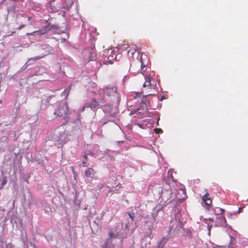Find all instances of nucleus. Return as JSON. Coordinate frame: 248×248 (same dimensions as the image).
Masks as SVG:
<instances>
[{
  "label": "nucleus",
  "mask_w": 248,
  "mask_h": 248,
  "mask_svg": "<svg viewBox=\"0 0 248 248\" xmlns=\"http://www.w3.org/2000/svg\"><path fill=\"white\" fill-rule=\"evenodd\" d=\"M74 123H63L59 127L50 134V138L54 141L58 142L59 145L62 146L68 140V136L78 135L80 134L82 127L81 121H76Z\"/></svg>",
  "instance_id": "1"
},
{
  "label": "nucleus",
  "mask_w": 248,
  "mask_h": 248,
  "mask_svg": "<svg viewBox=\"0 0 248 248\" xmlns=\"http://www.w3.org/2000/svg\"><path fill=\"white\" fill-rule=\"evenodd\" d=\"M98 93L100 100L110 102L114 108H118L121 101V94L116 86L109 85L105 88L100 89Z\"/></svg>",
  "instance_id": "2"
},
{
  "label": "nucleus",
  "mask_w": 248,
  "mask_h": 248,
  "mask_svg": "<svg viewBox=\"0 0 248 248\" xmlns=\"http://www.w3.org/2000/svg\"><path fill=\"white\" fill-rule=\"evenodd\" d=\"M54 114L57 117H62L65 122V124L72 123L76 124V121H81L79 111H69L68 104L66 102H61L59 104Z\"/></svg>",
  "instance_id": "3"
},
{
  "label": "nucleus",
  "mask_w": 248,
  "mask_h": 248,
  "mask_svg": "<svg viewBox=\"0 0 248 248\" xmlns=\"http://www.w3.org/2000/svg\"><path fill=\"white\" fill-rule=\"evenodd\" d=\"M8 16H16V21L23 24L21 25L20 29L25 27L27 23H31V17L27 16L25 14L20 13L18 4L15 2H12L10 6L7 7Z\"/></svg>",
  "instance_id": "4"
},
{
  "label": "nucleus",
  "mask_w": 248,
  "mask_h": 248,
  "mask_svg": "<svg viewBox=\"0 0 248 248\" xmlns=\"http://www.w3.org/2000/svg\"><path fill=\"white\" fill-rule=\"evenodd\" d=\"M107 104H105L102 109L105 113V119L109 122H113L117 116L118 108H114L112 104L105 102Z\"/></svg>",
  "instance_id": "5"
},
{
  "label": "nucleus",
  "mask_w": 248,
  "mask_h": 248,
  "mask_svg": "<svg viewBox=\"0 0 248 248\" xmlns=\"http://www.w3.org/2000/svg\"><path fill=\"white\" fill-rule=\"evenodd\" d=\"M158 195L159 200L161 199L160 203L166 204L167 205L168 204L167 202L170 199L172 195L170 186L167 185L164 188L159 187L158 190Z\"/></svg>",
  "instance_id": "6"
},
{
  "label": "nucleus",
  "mask_w": 248,
  "mask_h": 248,
  "mask_svg": "<svg viewBox=\"0 0 248 248\" xmlns=\"http://www.w3.org/2000/svg\"><path fill=\"white\" fill-rule=\"evenodd\" d=\"M148 62L149 60L147 58V55L145 54H141L140 58V68L141 73L144 75V79L145 80V81L143 85V87L151 85V77L149 76L144 75V74L146 70H144V68L147 65Z\"/></svg>",
  "instance_id": "7"
},
{
  "label": "nucleus",
  "mask_w": 248,
  "mask_h": 248,
  "mask_svg": "<svg viewBox=\"0 0 248 248\" xmlns=\"http://www.w3.org/2000/svg\"><path fill=\"white\" fill-rule=\"evenodd\" d=\"M202 202L207 206V209L209 210L211 212L213 213L216 215H218L219 216L220 215H223V213L225 211V210L219 207H213L211 206L210 204L211 203V201L209 197V194L206 193L205 194L202 198Z\"/></svg>",
  "instance_id": "8"
},
{
  "label": "nucleus",
  "mask_w": 248,
  "mask_h": 248,
  "mask_svg": "<svg viewBox=\"0 0 248 248\" xmlns=\"http://www.w3.org/2000/svg\"><path fill=\"white\" fill-rule=\"evenodd\" d=\"M155 221V219L151 218L145 221L144 236L149 238L150 240L154 237L153 231L156 228V226L154 224Z\"/></svg>",
  "instance_id": "9"
},
{
  "label": "nucleus",
  "mask_w": 248,
  "mask_h": 248,
  "mask_svg": "<svg viewBox=\"0 0 248 248\" xmlns=\"http://www.w3.org/2000/svg\"><path fill=\"white\" fill-rule=\"evenodd\" d=\"M109 237L102 244L101 248H122L120 244H114L113 243L114 239L117 236V233H115L112 231L108 232Z\"/></svg>",
  "instance_id": "10"
},
{
  "label": "nucleus",
  "mask_w": 248,
  "mask_h": 248,
  "mask_svg": "<svg viewBox=\"0 0 248 248\" xmlns=\"http://www.w3.org/2000/svg\"><path fill=\"white\" fill-rule=\"evenodd\" d=\"M51 28L48 24L47 26L43 27L41 30L35 31L29 34L33 36L38 35H44L43 37L45 38H50V35H49V33L51 34Z\"/></svg>",
  "instance_id": "11"
},
{
  "label": "nucleus",
  "mask_w": 248,
  "mask_h": 248,
  "mask_svg": "<svg viewBox=\"0 0 248 248\" xmlns=\"http://www.w3.org/2000/svg\"><path fill=\"white\" fill-rule=\"evenodd\" d=\"M46 6L49 11L51 12H57L62 9V3H58L56 0H47Z\"/></svg>",
  "instance_id": "12"
},
{
  "label": "nucleus",
  "mask_w": 248,
  "mask_h": 248,
  "mask_svg": "<svg viewBox=\"0 0 248 248\" xmlns=\"http://www.w3.org/2000/svg\"><path fill=\"white\" fill-rule=\"evenodd\" d=\"M119 55H116L112 49H108L107 51L105 50L103 53L104 56V62L105 63H112V61L116 60Z\"/></svg>",
  "instance_id": "13"
},
{
  "label": "nucleus",
  "mask_w": 248,
  "mask_h": 248,
  "mask_svg": "<svg viewBox=\"0 0 248 248\" xmlns=\"http://www.w3.org/2000/svg\"><path fill=\"white\" fill-rule=\"evenodd\" d=\"M127 215L128 216L129 218L131 219L130 221L129 220H127V222L125 223L124 226V229L129 230L131 229L132 231H134L136 228L135 225H133V222H135V214L134 212H126L125 215Z\"/></svg>",
  "instance_id": "14"
},
{
  "label": "nucleus",
  "mask_w": 248,
  "mask_h": 248,
  "mask_svg": "<svg viewBox=\"0 0 248 248\" xmlns=\"http://www.w3.org/2000/svg\"><path fill=\"white\" fill-rule=\"evenodd\" d=\"M165 206H166V204L160 203L155 206L153 210L151 218L155 219L156 217H162L164 215L163 208Z\"/></svg>",
  "instance_id": "15"
},
{
  "label": "nucleus",
  "mask_w": 248,
  "mask_h": 248,
  "mask_svg": "<svg viewBox=\"0 0 248 248\" xmlns=\"http://www.w3.org/2000/svg\"><path fill=\"white\" fill-rule=\"evenodd\" d=\"M99 104L94 99H93L91 102L87 103L85 106L83 107L82 108L78 111L80 113L81 112L84 111L85 108H90L92 110L94 111L99 108Z\"/></svg>",
  "instance_id": "16"
},
{
  "label": "nucleus",
  "mask_w": 248,
  "mask_h": 248,
  "mask_svg": "<svg viewBox=\"0 0 248 248\" xmlns=\"http://www.w3.org/2000/svg\"><path fill=\"white\" fill-rule=\"evenodd\" d=\"M151 95H155V94L149 93L147 95H142L140 104V107L142 108V110L140 108L137 109V113H142V111H143L145 109V111L146 110V103H147V97Z\"/></svg>",
  "instance_id": "17"
},
{
  "label": "nucleus",
  "mask_w": 248,
  "mask_h": 248,
  "mask_svg": "<svg viewBox=\"0 0 248 248\" xmlns=\"http://www.w3.org/2000/svg\"><path fill=\"white\" fill-rule=\"evenodd\" d=\"M26 7L28 9L31 8L36 11H39L41 9V5L40 3L34 2L32 0H29L26 3Z\"/></svg>",
  "instance_id": "18"
},
{
  "label": "nucleus",
  "mask_w": 248,
  "mask_h": 248,
  "mask_svg": "<svg viewBox=\"0 0 248 248\" xmlns=\"http://www.w3.org/2000/svg\"><path fill=\"white\" fill-rule=\"evenodd\" d=\"M169 238L168 237H163L152 248H166L169 246L167 243Z\"/></svg>",
  "instance_id": "19"
},
{
  "label": "nucleus",
  "mask_w": 248,
  "mask_h": 248,
  "mask_svg": "<svg viewBox=\"0 0 248 248\" xmlns=\"http://www.w3.org/2000/svg\"><path fill=\"white\" fill-rule=\"evenodd\" d=\"M10 222L13 226L15 225L16 228H19L22 226V221L16 215H13L11 217Z\"/></svg>",
  "instance_id": "20"
},
{
  "label": "nucleus",
  "mask_w": 248,
  "mask_h": 248,
  "mask_svg": "<svg viewBox=\"0 0 248 248\" xmlns=\"http://www.w3.org/2000/svg\"><path fill=\"white\" fill-rule=\"evenodd\" d=\"M52 95H48L45 96L44 98L42 99L41 101V106L40 110H45L49 105V100L51 99L52 97Z\"/></svg>",
  "instance_id": "21"
},
{
  "label": "nucleus",
  "mask_w": 248,
  "mask_h": 248,
  "mask_svg": "<svg viewBox=\"0 0 248 248\" xmlns=\"http://www.w3.org/2000/svg\"><path fill=\"white\" fill-rule=\"evenodd\" d=\"M215 226H225L226 225V220L223 215H220L217 217L215 223Z\"/></svg>",
  "instance_id": "22"
},
{
  "label": "nucleus",
  "mask_w": 248,
  "mask_h": 248,
  "mask_svg": "<svg viewBox=\"0 0 248 248\" xmlns=\"http://www.w3.org/2000/svg\"><path fill=\"white\" fill-rule=\"evenodd\" d=\"M61 3L62 9L68 10L72 6L74 1L73 0H62Z\"/></svg>",
  "instance_id": "23"
},
{
  "label": "nucleus",
  "mask_w": 248,
  "mask_h": 248,
  "mask_svg": "<svg viewBox=\"0 0 248 248\" xmlns=\"http://www.w3.org/2000/svg\"><path fill=\"white\" fill-rule=\"evenodd\" d=\"M95 171L94 170L90 168H88L85 171V174L86 176L89 178H93L95 176Z\"/></svg>",
  "instance_id": "24"
},
{
  "label": "nucleus",
  "mask_w": 248,
  "mask_h": 248,
  "mask_svg": "<svg viewBox=\"0 0 248 248\" xmlns=\"http://www.w3.org/2000/svg\"><path fill=\"white\" fill-rule=\"evenodd\" d=\"M88 57H89V61H93L95 59L96 57V54L94 52L93 48H92L91 50L88 52Z\"/></svg>",
  "instance_id": "25"
},
{
  "label": "nucleus",
  "mask_w": 248,
  "mask_h": 248,
  "mask_svg": "<svg viewBox=\"0 0 248 248\" xmlns=\"http://www.w3.org/2000/svg\"><path fill=\"white\" fill-rule=\"evenodd\" d=\"M229 236L230 237V242L227 248H234L236 246V239L230 235Z\"/></svg>",
  "instance_id": "26"
},
{
  "label": "nucleus",
  "mask_w": 248,
  "mask_h": 248,
  "mask_svg": "<svg viewBox=\"0 0 248 248\" xmlns=\"http://www.w3.org/2000/svg\"><path fill=\"white\" fill-rule=\"evenodd\" d=\"M42 50H44L46 52H50L52 51V48L48 45L44 44L40 46Z\"/></svg>",
  "instance_id": "27"
},
{
  "label": "nucleus",
  "mask_w": 248,
  "mask_h": 248,
  "mask_svg": "<svg viewBox=\"0 0 248 248\" xmlns=\"http://www.w3.org/2000/svg\"><path fill=\"white\" fill-rule=\"evenodd\" d=\"M46 69L43 67H39L35 70V74L37 76L42 75L43 73H46Z\"/></svg>",
  "instance_id": "28"
},
{
  "label": "nucleus",
  "mask_w": 248,
  "mask_h": 248,
  "mask_svg": "<svg viewBox=\"0 0 248 248\" xmlns=\"http://www.w3.org/2000/svg\"><path fill=\"white\" fill-rule=\"evenodd\" d=\"M46 55V54H43L42 55H41V56H36V57H32V58H31L30 59H28V62H29V64H31V61H32L33 62L38 60H39L41 58H42L43 57H44V56H45Z\"/></svg>",
  "instance_id": "29"
},
{
  "label": "nucleus",
  "mask_w": 248,
  "mask_h": 248,
  "mask_svg": "<svg viewBox=\"0 0 248 248\" xmlns=\"http://www.w3.org/2000/svg\"><path fill=\"white\" fill-rule=\"evenodd\" d=\"M0 248H15L11 244H6L5 243L2 242L0 243Z\"/></svg>",
  "instance_id": "30"
},
{
  "label": "nucleus",
  "mask_w": 248,
  "mask_h": 248,
  "mask_svg": "<svg viewBox=\"0 0 248 248\" xmlns=\"http://www.w3.org/2000/svg\"><path fill=\"white\" fill-rule=\"evenodd\" d=\"M118 49L122 51L126 50L128 48V45L126 44H120L118 45Z\"/></svg>",
  "instance_id": "31"
},
{
  "label": "nucleus",
  "mask_w": 248,
  "mask_h": 248,
  "mask_svg": "<svg viewBox=\"0 0 248 248\" xmlns=\"http://www.w3.org/2000/svg\"><path fill=\"white\" fill-rule=\"evenodd\" d=\"M70 89V87H69L65 89L64 91L62 92V95L63 96H65V97H67L69 94V91Z\"/></svg>",
  "instance_id": "32"
},
{
  "label": "nucleus",
  "mask_w": 248,
  "mask_h": 248,
  "mask_svg": "<svg viewBox=\"0 0 248 248\" xmlns=\"http://www.w3.org/2000/svg\"><path fill=\"white\" fill-rule=\"evenodd\" d=\"M29 62H26L24 65H23L21 68L20 69V70L18 71V72H21V71H23L24 70H25L27 67L29 65Z\"/></svg>",
  "instance_id": "33"
},
{
  "label": "nucleus",
  "mask_w": 248,
  "mask_h": 248,
  "mask_svg": "<svg viewBox=\"0 0 248 248\" xmlns=\"http://www.w3.org/2000/svg\"><path fill=\"white\" fill-rule=\"evenodd\" d=\"M35 161H37V162H38V163L39 164H41V165H43V164H44V159H43L42 158H41V159H39V158H38V157H36L35 158Z\"/></svg>",
  "instance_id": "34"
},
{
  "label": "nucleus",
  "mask_w": 248,
  "mask_h": 248,
  "mask_svg": "<svg viewBox=\"0 0 248 248\" xmlns=\"http://www.w3.org/2000/svg\"><path fill=\"white\" fill-rule=\"evenodd\" d=\"M7 181V180H6V177H4L3 179L1 181V185L2 186H4L6 184Z\"/></svg>",
  "instance_id": "35"
},
{
  "label": "nucleus",
  "mask_w": 248,
  "mask_h": 248,
  "mask_svg": "<svg viewBox=\"0 0 248 248\" xmlns=\"http://www.w3.org/2000/svg\"><path fill=\"white\" fill-rule=\"evenodd\" d=\"M121 186V185L120 183H119L115 187H112V191H114V190H118L120 188Z\"/></svg>",
  "instance_id": "36"
},
{
  "label": "nucleus",
  "mask_w": 248,
  "mask_h": 248,
  "mask_svg": "<svg viewBox=\"0 0 248 248\" xmlns=\"http://www.w3.org/2000/svg\"><path fill=\"white\" fill-rule=\"evenodd\" d=\"M154 115H155V117H157V123H156V124H157V125H158V123H159V114H158V113L156 112L154 114Z\"/></svg>",
  "instance_id": "37"
},
{
  "label": "nucleus",
  "mask_w": 248,
  "mask_h": 248,
  "mask_svg": "<svg viewBox=\"0 0 248 248\" xmlns=\"http://www.w3.org/2000/svg\"><path fill=\"white\" fill-rule=\"evenodd\" d=\"M2 0V1H1V3H3V2H4V1H11V3H9V5H8V2H6V4L7 5V7H9V6H10V5H11V4L12 2H13L12 1H11L10 0Z\"/></svg>",
  "instance_id": "38"
},
{
  "label": "nucleus",
  "mask_w": 248,
  "mask_h": 248,
  "mask_svg": "<svg viewBox=\"0 0 248 248\" xmlns=\"http://www.w3.org/2000/svg\"><path fill=\"white\" fill-rule=\"evenodd\" d=\"M135 52V49H129L128 51V54H129L130 53L131 54V55H132Z\"/></svg>",
  "instance_id": "39"
},
{
  "label": "nucleus",
  "mask_w": 248,
  "mask_h": 248,
  "mask_svg": "<svg viewBox=\"0 0 248 248\" xmlns=\"http://www.w3.org/2000/svg\"><path fill=\"white\" fill-rule=\"evenodd\" d=\"M107 123V122L105 121V120H101V121L100 122V124L101 125H104Z\"/></svg>",
  "instance_id": "40"
},
{
  "label": "nucleus",
  "mask_w": 248,
  "mask_h": 248,
  "mask_svg": "<svg viewBox=\"0 0 248 248\" xmlns=\"http://www.w3.org/2000/svg\"><path fill=\"white\" fill-rule=\"evenodd\" d=\"M141 93H136L135 97L136 98L140 97L141 96Z\"/></svg>",
  "instance_id": "41"
},
{
  "label": "nucleus",
  "mask_w": 248,
  "mask_h": 248,
  "mask_svg": "<svg viewBox=\"0 0 248 248\" xmlns=\"http://www.w3.org/2000/svg\"><path fill=\"white\" fill-rule=\"evenodd\" d=\"M35 204L39 207H41L43 206L42 203H40V202L38 203L36 202Z\"/></svg>",
  "instance_id": "42"
},
{
  "label": "nucleus",
  "mask_w": 248,
  "mask_h": 248,
  "mask_svg": "<svg viewBox=\"0 0 248 248\" xmlns=\"http://www.w3.org/2000/svg\"><path fill=\"white\" fill-rule=\"evenodd\" d=\"M155 132L156 133H157V132H159V131H160V132H162V133L163 132L162 130V129H157V128H155Z\"/></svg>",
  "instance_id": "43"
},
{
  "label": "nucleus",
  "mask_w": 248,
  "mask_h": 248,
  "mask_svg": "<svg viewBox=\"0 0 248 248\" xmlns=\"http://www.w3.org/2000/svg\"><path fill=\"white\" fill-rule=\"evenodd\" d=\"M241 208H239V209H238V211H237V212H236V213H233V214H232V213H230V215H231V216H232V215H233V214H237V213H239V212H240V210H241Z\"/></svg>",
  "instance_id": "44"
},
{
  "label": "nucleus",
  "mask_w": 248,
  "mask_h": 248,
  "mask_svg": "<svg viewBox=\"0 0 248 248\" xmlns=\"http://www.w3.org/2000/svg\"><path fill=\"white\" fill-rule=\"evenodd\" d=\"M87 155H90L91 156H93V153L92 152L89 151V153L87 154Z\"/></svg>",
  "instance_id": "45"
},
{
  "label": "nucleus",
  "mask_w": 248,
  "mask_h": 248,
  "mask_svg": "<svg viewBox=\"0 0 248 248\" xmlns=\"http://www.w3.org/2000/svg\"><path fill=\"white\" fill-rule=\"evenodd\" d=\"M127 77V76H124V78H123V82H125V80H126V79Z\"/></svg>",
  "instance_id": "46"
},
{
  "label": "nucleus",
  "mask_w": 248,
  "mask_h": 248,
  "mask_svg": "<svg viewBox=\"0 0 248 248\" xmlns=\"http://www.w3.org/2000/svg\"><path fill=\"white\" fill-rule=\"evenodd\" d=\"M211 227H212V225H210V226L208 225V230L209 231V233H210Z\"/></svg>",
  "instance_id": "47"
},
{
  "label": "nucleus",
  "mask_w": 248,
  "mask_h": 248,
  "mask_svg": "<svg viewBox=\"0 0 248 248\" xmlns=\"http://www.w3.org/2000/svg\"><path fill=\"white\" fill-rule=\"evenodd\" d=\"M165 98L164 95H163L161 98L160 99V100L162 101L163 100H164Z\"/></svg>",
  "instance_id": "48"
},
{
  "label": "nucleus",
  "mask_w": 248,
  "mask_h": 248,
  "mask_svg": "<svg viewBox=\"0 0 248 248\" xmlns=\"http://www.w3.org/2000/svg\"><path fill=\"white\" fill-rule=\"evenodd\" d=\"M123 142V141H118V143H122Z\"/></svg>",
  "instance_id": "49"
},
{
  "label": "nucleus",
  "mask_w": 248,
  "mask_h": 248,
  "mask_svg": "<svg viewBox=\"0 0 248 248\" xmlns=\"http://www.w3.org/2000/svg\"><path fill=\"white\" fill-rule=\"evenodd\" d=\"M3 186H2V185L0 187V190L3 188Z\"/></svg>",
  "instance_id": "50"
},
{
  "label": "nucleus",
  "mask_w": 248,
  "mask_h": 248,
  "mask_svg": "<svg viewBox=\"0 0 248 248\" xmlns=\"http://www.w3.org/2000/svg\"><path fill=\"white\" fill-rule=\"evenodd\" d=\"M51 28H54V27L55 28V27H56V26H54V25H52V26H51Z\"/></svg>",
  "instance_id": "51"
},
{
  "label": "nucleus",
  "mask_w": 248,
  "mask_h": 248,
  "mask_svg": "<svg viewBox=\"0 0 248 248\" xmlns=\"http://www.w3.org/2000/svg\"><path fill=\"white\" fill-rule=\"evenodd\" d=\"M209 220H211V221H212V222H213V221H214V220H213V219H212V218H210V219H209Z\"/></svg>",
  "instance_id": "52"
},
{
  "label": "nucleus",
  "mask_w": 248,
  "mask_h": 248,
  "mask_svg": "<svg viewBox=\"0 0 248 248\" xmlns=\"http://www.w3.org/2000/svg\"><path fill=\"white\" fill-rule=\"evenodd\" d=\"M84 157L85 158L86 160L87 161V160H86V159H87V155H85V156H84Z\"/></svg>",
  "instance_id": "53"
},
{
  "label": "nucleus",
  "mask_w": 248,
  "mask_h": 248,
  "mask_svg": "<svg viewBox=\"0 0 248 248\" xmlns=\"http://www.w3.org/2000/svg\"><path fill=\"white\" fill-rule=\"evenodd\" d=\"M31 64H33V62L32 61H31Z\"/></svg>",
  "instance_id": "54"
},
{
  "label": "nucleus",
  "mask_w": 248,
  "mask_h": 248,
  "mask_svg": "<svg viewBox=\"0 0 248 248\" xmlns=\"http://www.w3.org/2000/svg\"><path fill=\"white\" fill-rule=\"evenodd\" d=\"M13 33V32H12L10 34V35H12Z\"/></svg>",
  "instance_id": "55"
},
{
  "label": "nucleus",
  "mask_w": 248,
  "mask_h": 248,
  "mask_svg": "<svg viewBox=\"0 0 248 248\" xmlns=\"http://www.w3.org/2000/svg\"><path fill=\"white\" fill-rule=\"evenodd\" d=\"M25 181L27 182V183H29V182H28V180H27V179H26V180H25Z\"/></svg>",
  "instance_id": "56"
},
{
  "label": "nucleus",
  "mask_w": 248,
  "mask_h": 248,
  "mask_svg": "<svg viewBox=\"0 0 248 248\" xmlns=\"http://www.w3.org/2000/svg\"><path fill=\"white\" fill-rule=\"evenodd\" d=\"M120 244H121V243H122V240H120Z\"/></svg>",
  "instance_id": "57"
},
{
  "label": "nucleus",
  "mask_w": 248,
  "mask_h": 248,
  "mask_svg": "<svg viewBox=\"0 0 248 248\" xmlns=\"http://www.w3.org/2000/svg\"><path fill=\"white\" fill-rule=\"evenodd\" d=\"M169 172H170V171H169L168 172V175L169 174Z\"/></svg>",
  "instance_id": "58"
},
{
  "label": "nucleus",
  "mask_w": 248,
  "mask_h": 248,
  "mask_svg": "<svg viewBox=\"0 0 248 248\" xmlns=\"http://www.w3.org/2000/svg\"><path fill=\"white\" fill-rule=\"evenodd\" d=\"M245 248H248V246L246 247Z\"/></svg>",
  "instance_id": "59"
}]
</instances>
